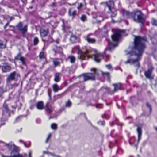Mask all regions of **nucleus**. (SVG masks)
<instances>
[{
    "label": "nucleus",
    "mask_w": 157,
    "mask_h": 157,
    "mask_svg": "<svg viewBox=\"0 0 157 157\" xmlns=\"http://www.w3.org/2000/svg\"><path fill=\"white\" fill-rule=\"evenodd\" d=\"M146 41L145 38L139 36L135 37L134 40V47L133 50L135 53L128 52L127 55H130L131 57L124 62L125 64H133L137 67H139V57L141 55L145 48L144 43Z\"/></svg>",
    "instance_id": "1"
},
{
    "label": "nucleus",
    "mask_w": 157,
    "mask_h": 157,
    "mask_svg": "<svg viewBox=\"0 0 157 157\" xmlns=\"http://www.w3.org/2000/svg\"><path fill=\"white\" fill-rule=\"evenodd\" d=\"M78 54L79 55V59L82 60L85 59L86 56L87 58H89L91 57V56L93 55L94 61L97 63L100 61L101 58L102 57V55L96 50L94 51V53L93 54L91 53H90V51L87 50L85 51L78 50Z\"/></svg>",
    "instance_id": "2"
},
{
    "label": "nucleus",
    "mask_w": 157,
    "mask_h": 157,
    "mask_svg": "<svg viewBox=\"0 0 157 157\" xmlns=\"http://www.w3.org/2000/svg\"><path fill=\"white\" fill-rule=\"evenodd\" d=\"M91 71V73L84 74L80 76V78H82L84 79V81H85L88 80H94L95 79V76L98 75L99 72L101 73L102 75L106 76L107 77L109 76V73L108 72H103L102 71H99L95 68H92Z\"/></svg>",
    "instance_id": "3"
},
{
    "label": "nucleus",
    "mask_w": 157,
    "mask_h": 157,
    "mask_svg": "<svg viewBox=\"0 0 157 157\" xmlns=\"http://www.w3.org/2000/svg\"><path fill=\"white\" fill-rule=\"evenodd\" d=\"M123 16L128 18L133 16L134 21H135L143 23L144 21V19L143 17L142 13L139 11H137L135 13H130L126 10H123Z\"/></svg>",
    "instance_id": "4"
},
{
    "label": "nucleus",
    "mask_w": 157,
    "mask_h": 157,
    "mask_svg": "<svg viewBox=\"0 0 157 157\" xmlns=\"http://www.w3.org/2000/svg\"><path fill=\"white\" fill-rule=\"evenodd\" d=\"M124 32L122 30H117L115 31L114 34L111 37L112 40L115 42L114 44H113L111 42H109L108 49L111 50L117 45V42L118 41L121 36H123Z\"/></svg>",
    "instance_id": "5"
},
{
    "label": "nucleus",
    "mask_w": 157,
    "mask_h": 157,
    "mask_svg": "<svg viewBox=\"0 0 157 157\" xmlns=\"http://www.w3.org/2000/svg\"><path fill=\"white\" fill-rule=\"evenodd\" d=\"M17 27L18 29L21 30L23 33H25L27 30V25H25L24 27H22L21 23H20L18 24Z\"/></svg>",
    "instance_id": "6"
},
{
    "label": "nucleus",
    "mask_w": 157,
    "mask_h": 157,
    "mask_svg": "<svg viewBox=\"0 0 157 157\" xmlns=\"http://www.w3.org/2000/svg\"><path fill=\"white\" fill-rule=\"evenodd\" d=\"M16 75L15 72H13L10 74L8 77L7 79V81L8 82L11 80H14Z\"/></svg>",
    "instance_id": "7"
},
{
    "label": "nucleus",
    "mask_w": 157,
    "mask_h": 157,
    "mask_svg": "<svg viewBox=\"0 0 157 157\" xmlns=\"http://www.w3.org/2000/svg\"><path fill=\"white\" fill-rule=\"evenodd\" d=\"M15 59L17 60H20L22 64L23 65L25 64V59L23 57H21L20 54H18L15 57Z\"/></svg>",
    "instance_id": "8"
},
{
    "label": "nucleus",
    "mask_w": 157,
    "mask_h": 157,
    "mask_svg": "<svg viewBox=\"0 0 157 157\" xmlns=\"http://www.w3.org/2000/svg\"><path fill=\"white\" fill-rule=\"evenodd\" d=\"M152 68L151 67V68L149 69L147 71L145 72V76L150 79L151 78V73Z\"/></svg>",
    "instance_id": "9"
},
{
    "label": "nucleus",
    "mask_w": 157,
    "mask_h": 157,
    "mask_svg": "<svg viewBox=\"0 0 157 157\" xmlns=\"http://www.w3.org/2000/svg\"><path fill=\"white\" fill-rule=\"evenodd\" d=\"M48 31L47 30H44L41 29L40 30V33L41 37L42 38L43 37L46 36L47 34Z\"/></svg>",
    "instance_id": "10"
},
{
    "label": "nucleus",
    "mask_w": 157,
    "mask_h": 157,
    "mask_svg": "<svg viewBox=\"0 0 157 157\" xmlns=\"http://www.w3.org/2000/svg\"><path fill=\"white\" fill-rule=\"evenodd\" d=\"M10 69V67L7 65H4L2 67V70L4 72H8L9 71Z\"/></svg>",
    "instance_id": "11"
},
{
    "label": "nucleus",
    "mask_w": 157,
    "mask_h": 157,
    "mask_svg": "<svg viewBox=\"0 0 157 157\" xmlns=\"http://www.w3.org/2000/svg\"><path fill=\"white\" fill-rule=\"evenodd\" d=\"M113 86H114V91L116 92L121 88V84L120 83L113 84Z\"/></svg>",
    "instance_id": "12"
},
{
    "label": "nucleus",
    "mask_w": 157,
    "mask_h": 157,
    "mask_svg": "<svg viewBox=\"0 0 157 157\" xmlns=\"http://www.w3.org/2000/svg\"><path fill=\"white\" fill-rule=\"evenodd\" d=\"M37 108L40 110L42 109H43L44 106L43 103L42 101H39L36 104Z\"/></svg>",
    "instance_id": "13"
},
{
    "label": "nucleus",
    "mask_w": 157,
    "mask_h": 157,
    "mask_svg": "<svg viewBox=\"0 0 157 157\" xmlns=\"http://www.w3.org/2000/svg\"><path fill=\"white\" fill-rule=\"evenodd\" d=\"M106 3L109 10H111V8L113 7L114 6L113 1H110L108 3L107 2Z\"/></svg>",
    "instance_id": "14"
},
{
    "label": "nucleus",
    "mask_w": 157,
    "mask_h": 157,
    "mask_svg": "<svg viewBox=\"0 0 157 157\" xmlns=\"http://www.w3.org/2000/svg\"><path fill=\"white\" fill-rule=\"evenodd\" d=\"M137 131L138 134V137L139 140H140L142 134V129L141 127H138Z\"/></svg>",
    "instance_id": "15"
},
{
    "label": "nucleus",
    "mask_w": 157,
    "mask_h": 157,
    "mask_svg": "<svg viewBox=\"0 0 157 157\" xmlns=\"http://www.w3.org/2000/svg\"><path fill=\"white\" fill-rule=\"evenodd\" d=\"M60 80L59 74L58 73H56L55 75L54 80L56 82H58Z\"/></svg>",
    "instance_id": "16"
},
{
    "label": "nucleus",
    "mask_w": 157,
    "mask_h": 157,
    "mask_svg": "<svg viewBox=\"0 0 157 157\" xmlns=\"http://www.w3.org/2000/svg\"><path fill=\"white\" fill-rule=\"evenodd\" d=\"M39 56L40 59H44V61L46 60V59L45 56L43 52H40Z\"/></svg>",
    "instance_id": "17"
},
{
    "label": "nucleus",
    "mask_w": 157,
    "mask_h": 157,
    "mask_svg": "<svg viewBox=\"0 0 157 157\" xmlns=\"http://www.w3.org/2000/svg\"><path fill=\"white\" fill-rule=\"evenodd\" d=\"M31 153L29 152V157H32L31 155ZM2 157H23L22 156L19 154L13 156H5L3 155H2Z\"/></svg>",
    "instance_id": "18"
},
{
    "label": "nucleus",
    "mask_w": 157,
    "mask_h": 157,
    "mask_svg": "<svg viewBox=\"0 0 157 157\" xmlns=\"http://www.w3.org/2000/svg\"><path fill=\"white\" fill-rule=\"evenodd\" d=\"M53 88L55 92H56L59 90L58 86L56 84H54L53 85Z\"/></svg>",
    "instance_id": "19"
},
{
    "label": "nucleus",
    "mask_w": 157,
    "mask_h": 157,
    "mask_svg": "<svg viewBox=\"0 0 157 157\" xmlns=\"http://www.w3.org/2000/svg\"><path fill=\"white\" fill-rule=\"evenodd\" d=\"M44 152L47 154L48 156H51L52 157H60L52 153H50L48 152Z\"/></svg>",
    "instance_id": "20"
},
{
    "label": "nucleus",
    "mask_w": 157,
    "mask_h": 157,
    "mask_svg": "<svg viewBox=\"0 0 157 157\" xmlns=\"http://www.w3.org/2000/svg\"><path fill=\"white\" fill-rule=\"evenodd\" d=\"M69 58L71 63H74L75 61V58L74 56H70L69 57Z\"/></svg>",
    "instance_id": "21"
},
{
    "label": "nucleus",
    "mask_w": 157,
    "mask_h": 157,
    "mask_svg": "<svg viewBox=\"0 0 157 157\" xmlns=\"http://www.w3.org/2000/svg\"><path fill=\"white\" fill-rule=\"evenodd\" d=\"M87 41L90 43H94L95 42V40L94 39L88 38L86 39Z\"/></svg>",
    "instance_id": "22"
},
{
    "label": "nucleus",
    "mask_w": 157,
    "mask_h": 157,
    "mask_svg": "<svg viewBox=\"0 0 157 157\" xmlns=\"http://www.w3.org/2000/svg\"><path fill=\"white\" fill-rule=\"evenodd\" d=\"M51 127L52 129L54 130H56L57 129V125L55 123H53L51 124Z\"/></svg>",
    "instance_id": "23"
},
{
    "label": "nucleus",
    "mask_w": 157,
    "mask_h": 157,
    "mask_svg": "<svg viewBox=\"0 0 157 157\" xmlns=\"http://www.w3.org/2000/svg\"><path fill=\"white\" fill-rule=\"evenodd\" d=\"M6 146L9 149H11L12 147H14V145L12 144H6Z\"/></svg>",
    "instance_id": "24"
},
{
    "label": "nucleus",
    "mask_w": 157,
    "mask_h": 157,
    "mask_svg": "<svg viewBox=\"0 0 157 157\" xmlns=\"http://www.w3.org/2000/svg\"><path fill=\"white\" fill-rule=\"evenodd\" d=\"M151 23L153 25L157 26V20H155L154 19H152Z\"/></svg>",
    "instance_id": "25"
},
{
    "label": "nucleus",
    "mask_w": 157,
    "mask_h": 157,
    "mask_svg": "<svg viewBox=\"0 0 157 157\" xmlns=\"http://www.w3.org/2000/svg\"><path fill=\"white\" fill-rule=\"evenodd\" d=\"M34 45H36L38 42V40L37 37H35L34 40Z\"/></svg>",
    "instance_id": "26"
},
{
    "label": "nucleus",
    "mask_w": 157,
    "mask_h": 157,
    "mask_svg": "<svg viewBox=\"0 0 157 157\" xmlns=\"http://www.w3.org/2000/svg\"><path fill=\"white\" fill-rule=\"evenodd\" d=\"M53 64L55 66H58L59 64V63L57 60H53Z\"/></svg>",
    "instance_id": "27"
},
{
    "label": "nucleus",
    "mask_w": 157,
    "mask_h": 157,
    "mask_svg": "<svg viewBox=\"0 0 157 157\" xmlns=\"http://www.w3.org/2000/svg\"><path fill=\"white\" fill-rule=\"evenodd\" d=\"M69 15H72L73 16H74L76 15V11H74L72 13H71V11L70 10H69Z\"/></svg>",
    "instance_id": "28"
},
{
    "label": "nucleus",
    "mask_w": 157,
    "mask_h": 157,
    "mask_svg": "<svg viewBox=\"0 0 157 157\" xmlns=\"http://www.w3.org/2000/svg\"><path fill=\"white\" fill-rule=\"evenodd\" d=\"M105 67L107 68L110 70H112L113 69L112 66L110 64L107 65L105 66Z\"/></svg>",
    "instance_id": "29"
},
{
    "label": "nucleus",
    "mask_w": 157,
    "mask_h": 157,
    "mask_svg": "<svg viewBox=\"0 0 157 157\" xmlns=\"http://www.w3.org/2000/svg\"><path fill=\"white\" fill-rule=\"evenodd\" d=\"M5 45L3 44L2 42L0 41V48H5Z\"/></svg>",
    "instance_id": "30"
},
{
    "label": "nucleus",
    "mask_w": 157,
    "mask_h": 157,
    "mask_svg": "<svg viewBox=\"0 0 157 157\" xmlns=\"http://www.w3.org/2000/svg\"><path fill=\"white\" fill-rule=\"evenodd\" d=\"M3 109L6 112H7L8 111V108L7 105L6 104H5L3 105Z\"/></svg>",
    "instance_id": "31"
},
{
    "label": "nucleus",
    "mask_w": 157,
    "mask_h": 157,
    "mask_svg": "<svg viewBox=\"0 0 157 157\" xmlns=\"http://www.w3.org/2000/svg\"><path fill=\"white\" fill-rule=\"evenodd\" d=\"M51 133L49 134L48 135V137L47 138L46 140V141H45L46 143H47L48 142V140H49L50 138L51 137Z\"/></svg>",
    "instance_id": "32"
},
{
    "label": "nucleus",
    "mask_w": 157,
    "mask_h": 157,
    "mask_svg": "<svg viewBox=\"0 0 157 157\" xmlns=\"http://www.w3.org/2000/svg\"><path fill=\"white\" fill-rule=\"evenodd\" d=\"M86 20V17L85 16L83 15L81 17V20L83 21H84Z\"/></svg>",
    "instance_id": "33"
},
{
    "label": "nucleus",
    "mask_w": 157,
    "mask_h": 157,
    "mask_svg": "<svg viewBox=\"0 0 157 157\" xmlns=\"http://www.w3.org/2000/svg\"><path fill=\"white\" fill-rule=\"evenodd\" d=\"M71 102L69 101H68L66 103V106L67 107H69L71 105Z\"/></svg>",
    "instance_id": "34"
},
{
    "label": "nucleus",
    "mask_w": 157,
    "mask_h": 157,
    "mask_svg": "<svg viewBox=\"0 0 157 157\" xmlns=\"http://www.w3.org/2000/svg\"><path fill=\"white\" fill-rule=\"evenodd\" d=\"M146 106L149 109L150 111L151 112V108L150 105L148 103H147Z\"/></svg>",
    "instance_id": "35"
},
{
    "label": "nucleus",
    "mask_w": 157,
    "mask_h": 157,
    "mask_svg": "<svg viewBox=\"0 0 157 157\" xmlns=\"http://www.w3.org/2000/svg\"><path fill=\"white\" fill-rule=\"evenodd\" d=\"M82 5L81 4H80L78 6V9H80L82 7Z\"/></svg>",
    "instance_id": "36"
},
{
    "label": "nucleus",
    "mask_w": 157,
    "mask_h": 157,
    "mask_svg": "<svg viewBox=\"0 0 157 157\" xmlns=\"http://www.w3.org/2000/svg\"><path fill=\"white\" fill-rule=\"evenodd\" d=\"M46 107L48 109V110L49 111H50V108L48 107V105H46Z\"/></svg>",
    "instance_id": "37"
},
{
    "label": "nucleus",
    "mask_w": 157,
    "mask_h": 157,
    "mask_svg": "<svg viewBox=\"0 0 157 157\" xmlns=\"http://www.w3.org/2000/svg\"><path fill=\"white\" fill-rule=\"evenodd\" d=\"M115 16H116L115 14H113L111 15V17H115Z\"/></svg>",
    "instance_id": "38"
},
{
    "label": "nucleus",
    "mask_w": 157,
    "mask_h": 157,
    "mask_svg": "<svg viewBox=\"0 0 157 157\" xmlns=\"http://www.w3.org/2000/svg\"><path fill=\"white\" fill-rule=\"evenodd\" d=\"M155 130L157 132V127H155Z\"/></svg>",
    "instance_id": "39"
},
{
    "label": "nucleus",
    "mask_w": 157,
    "mask_h": 157,
    "mask_svg": "<svg viewBox=\"0 0 157 157\" xmlns=\"http://www.w3.org/2000/svg\"><path fill=\"white\" fill-rule=\"evenodd\" d=\"M8 23H6V25L5 26V27H4V28H5V27H6V26L8 25Z\"/></svg>",
    "instance_id": "40"
},
{
    "label": "nucleus",
    "mask_w": 157,
    "mask_h": 157,
    "mask_svg": "<svg viewBox=\"0 0 157 157\" xmlns=\"http://www.w3.org/2000/svg\"><path fill=\"white\" fill-rule=\"evenodd\" d=\"M8 23H6V25L5 26V27H4V28H5V27H6V26L8 25Z\"/></svg>",
    "instance_id": "41"
},
{
    "label": "nucleus",
    "mask_w": 157,
    "mask_h": 157,
    "mask_svg": "<svg viewBox=\"0 0 157 157\" xmlns=\"http://www.w3.org/2000/svg\"><path fill=\"white\" fill-rule=\"evenodd\" d=\"M12 19V17L10 18V20H11Z\"/></svg>",
    "instance_id": "42"
},
{
    "label": "nucleus",
    "mask_w": 157,
    "mask_h": 157,
    "mask_svg": "<svg viewBox=\"0 0 157 157\" xmlns=\"http://www.w3.org/2000/svg\"><path fill=\"white\" fill-rule=\"evenodd\" d=\"M42 40L43 41H44V40H43V39H42Z\"/></svg>",
    "instance_id": "43"
},
{
    "label": "nucleus",
    "mask_w": 157,
    "mask_h": 157,
    "mask_svg": "<svg viewBox=\"0 0 157 157\" xmlns=\"http://www.w3.org/2000/svg\"><path fill=\"white\" fill-rule=\"evenodd\" d=\"M155 86H157V84H155Z\"/></svg>",
    "instance_id": "44"
}]
</instances>
